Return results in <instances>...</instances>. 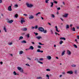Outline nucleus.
<instances>
[{
	"instance_id": "nucleus-1",
	"label": "nucleus",
	"mask_w": 79,
	"mask_h": 79,
	"mask_svg": "<svg viewBox=\"0 0 79 79\" xmlns=\"http://www.w3.org/2000/svg\"><path fill=\"white\" fill-rule=\"evenodd\" d=\"M26 5H27V7H28V8H32L33 6V5L31 4H29L28 2L26 3Z\"/></svg>"
},
{
	"instance_id": "nucleus-2",
	"label": "nucleus",
	"mask_w": 79,
	"mask_h": 79,
	"mask_svg": "<svg viewBox=\"0 0 79 79\" xmlns=\"http://www.w3.org/2000/svg\"><path fill=\"white\" fill-rule=\"evenodd\" d=\"M38 30L40 32H44V28L42 27H39L38 29Z\"/></svg>"
},
{
	"instance_id": "nucleus-3",
	"label": "nucleus",
	"mask_w": 79,
	"mask_h": 79,
	"mask_svg": "<svg viewBox=\"0 0 79 79\" xmlns=\"http://www.w3.org/2000/svg\"><path fill=\"white\" fill-rule=\"evenodd\" d=\"M7 21L8 23H9L10 24H11V23H12L13 22V20H10L9 19H7Z\"/></svg>"
},
{
	"instance_id": "nucleus-4",
	"label": "nucleus",
	"mask_w": 79,
	"mask_h": 79,
	"mask_svg": "<svg viewBox=\"0 0 79 79\" xmlns=\"http://www.w3.org/2000/svg\"><path fill=\"white\" fill-rule=\"evenodd\" d=\"M67 74H73V72L72 70H71L67 72Z\"/></svg>"
},
{
	"instance_id": "nucleus-5",
	"label": "nucleus",
	"mask_w": 79,
	"mask_h": 79,
	"mask_svg": "<svg viewBox=\"0 0 79 79\" xmlns=\"http://www.w3.org/2000/svg\"><path fill=\"white\" fill-rule=\"evenodd\" d=\"M12 5L11 4L10 6H9L8 8V10L9 11H12V9H11V6Z\"/></svg>"
},
{
	"instance_id": "nucleus-6",
	"label": "nucleus",
	"mask_w": 79,
	"mask_h": 79,
	"mask_svg": "<svg viewBox=\"0 0 79 79\" xmlns=\"http://www.w3.org/2000/svg\"><path fill=\"white\" fill-rule=\"evenodd\" d=\"M34 16L32 15H30L29 17V19H34Z\"/></svg>"
},
{
	"instance_id": "nucleus-7",
	"label": "nucleus",
	"mask_w": 79,
	"mask_h": 79,
	"mask_svg": "<svg viewBox=\"0 0 79 79\" xmlns=\"http://www.w3.org/2000/svg\"><path fill=\"white\" fill-rule=\"evenodd\" d=\"M67 53L68 55H70L71 54V51H70L68 50L67 51Z\"/></svg>"
},
{
	"instance_id": "nucleus-8",
	"label": "nucleus",
	"mask_w": 79,
	"mask_h": 79,
	"mask_svg": "<svg viewBox=\"0 0 79 79\" xmlns=\"http://www.w3.org/2000/svg\"><path fill=\"white\" fill-rule=\"evenodd\" d=\"M27 30V29L26 28H23L21 29V31H26Z\"/></svg>"
},
{
	"instance_id": "nucleus-9",
	"label": "nucleus",
	"mask_w": 79,
	"mask_h": 79,
	"mask_svg": "<svg viewBox=\"0 0 79 79\" xmlns=\"http://www.w3.org/2000/svg\"><path fill=\"white\" fill-rule=\"evenodd\" d=\"M29 49L32 50H34V47L32 46H31L29 48Z\"/></svg>"
},
{
	"instance_id": "nucleus-10",
	"label": "nucleus",
	"mask_w": 79,
	"mask_h": 79,
	"mask_svg": "<svg viewBox=\"0 0 79 79\" xmlns=\"http://www.w3.org/2000/svg\"><path fill=\"white\" fill-rule=\"evenodd\" d=\"M36 38L37 39L40 40V39H42V37L40 36H36Z\"/></svg>"
},
{
	"instance_id": "nucleus-11",
	"label": "nucleus",
	"mask_w": 79,
	"mask_h": 79,
	"mask_svg": "<svg viewBox=\"0 0 79 79\" xmlns=\"http://www.w3.org/2000/svg\"><path fill=\"white\" fill-rule=\"evenodd\" d=\"M55 28H56V31L57 32H60V31L58 30V27H57V26H56Z\"/></svg>"
},
{
	"instance_id": "nucleus-12",
	"label": "nucleus",
	"mask_w": 79,
	"mask_h": 79,
	"mask_svg": "<svg viewBox=\"0 0 79 79\" xmlns=\"http://www.w3.org/2000/svg\"><path fill=\"white\" fill-rule=\"evenodd\" d=\"M47 58L48 60H51L52 59V57L50 56H47Z\"/></svg>"
},
{
	"instance_id": "nucleus-13",
	"label": "nucleus",
	"mask_w": 79,
	"mask_h": 79,
	"mask_svg": "<svg viewBox=\"0 0 79 79\" xmlns=\"http://www.w3.org/2000/svg\"><path fill=\"white\" fill-rule=\"evenodd\" d=\"M68 15H69V14H65L64 15V18H67V17H68Z\"/></svg>"
},
{
	"instance_id": "nucleus-14",
	"label": "nucleus",
	"mask_w": 79,
	"mask_h": 79,
	"mask_svg": "<svg viewBox=\"0 0 79 79\" xmlns=\"http://www.w3.org/2000/svg\"><path fill=\"white\" fill-rule=\"evenodd\" d=\"M21 23H22V24H23V23H25V22H26V21L25 20L23 19H21Z\"/></svg>"
},
{
	"instance_id": "nucleus-15",
	"label": "nucleus",
	"mask_w": 79,
	"mask_h": 79,
	"mask_svg": "<svg viewBox=\"0 0 79 79\" xmlns=\"http://www.w3.org/2000/svg\"><path fill=\"white\" fill-rule=\"evenodd\" d=\"M51 17L53 18H55V15H54L52 14L51 15Z\"/></svg>"
},
{
	"instance_id": "nucleus-16",
	"label": "nucleus",
	"mask_w": 79,
	"mask_h": 79,
	"mask_svg": "<svg viewBox=\"0 0 79 79\" xmlns=\"http://www.w3.org/2000/svg\"><path fill=\"white\" fill-rule=\"evenodd\" d=\"M21 42L23 44H26V43H27V42L25 40H23V41H21Z\"/></svg>"
},
{
	"instance_id": "nucleus-17",
	"label": "nucleus",
	"mask_w": 79,
	"mask_h": 79,
	"mask_svg": "<svg viewBox=\"0 0 79 79\" xmlns=\"http://www.w3.org/2000/svg\"><path fill=\"white\" fill-rule=\"evenodd\" d=\"M3 29L5 31V32H7V31H6V27H5V26H4V27Z\"/></svg>"
},
{
	"instance_id": "nucleus-18",
	"label": "nucleus",
	"mask_w": 79,
	"mask_h": 79,
	"mask_svg": "<svg viewBox=\"0 0 79 79\" xmlns=\"http://www.w3.org/2000/svg\"><path fill=\"white\" fill-rule=\"evenodd\" d=\"M50 3L51 4L50 5L51 7H53V3L52 2H51Z\"/></svg>"
},
{
	"instance_id": "nucleus-19",
	"label": "nucleus",
	"mask_w": 79,
	"mask_h": 79,
	"mask_svg": "<svg viewBox=\"0 0 79 79\" xmlns=\"http://www.w3.org/2000/svg\"><path fill=\"white\" fill-rule=\"evenodd\" d=\"M65 52V51H64L62 53L61 55L62 56H63L64 55V53Z\"/></svg>"
},
{
	"instance_id": "nucleus-20",
	"label": "nucleus",
	"mask_w": 79,
	"mask_h": 79,
	"mask_svg": "<svg viewBox=\"0 0 79 79\" xmlns=\"http://www.w3.org/2000/svg\"><path fill=\"white\" fill-rule=\"evenodd\" d=\"M60 39L64 40H66V38L64 37H61L60 38Z\"/></svg>"
},
{
	"instance_id": "nucleus-21",
	"label": "nucleus",
	"mask_w": 79,
	"mask_h": 79,
	"mask_svg": "<svg viewBox=\"0 0 79 79\" xmlns=\"http://www.w3.org/2000/svg\"><path fill=\"white\" fill-rule=\"evenodd\" d=\"M23 51H20L19 52V55H21L22 54H23Z\"/></svg>"
},
{
	"instance_id": "nucleus-22",
	"label": "nucleus",
	"mask_w": 79,
	"mask_h": 79,
	"mask_svg": "<svg viewBox=\"0 0 79 79\" xmlns=\"http://www.w3.org/2000/svg\"><path fill=\"white\" fill-rule=\"evenodd\" d=\"M20 73H24V71H23V69H21L20 70Z\"/></svg>"
},
{
	"instance_id": "nucleus-23",
	"label": "nucleus",
	"mask_w": 79,
	"mask_h": 79,
	"mask_svg": "<svg viewBox=\"0 0 79 79\" xmlns=\"http://www.w3.org/2000/svg\"><path fill=\"white\" fill-rule=\"evenodd\" d=\"M66 29H69V25H66Z\"/></svg>"
},
{
	"instance_id": "nucleus-24",
	"label": "nucleus",
	"mask_w": 79,
	"mask_h": 79,
	"mask_svg": "<svg viewBox=\"0 0 79 79\" xmlns=\"http://www.w3.org/2000/svg\"><path fill=\"white\" fill-rule=\"evenodd\" d=\"M13 74H14V75H15V76H16V75H18V74L16 73V72L15 71H14L13 73Z\"/></svg>"
},
{
	"instance_id": "nucleus-25",
	"label": "nucleus",
	"mask_w": 79,
	"mask_h": 79,
	"mask_svg": "<svg viewBox=\"0 0 79 79\" xmlns=\"http://www.w3.org/2000/svg\"><path fill=\"white\" fill-rule=\"evenodd\" d=\"M18 17V14H15V18H17Z\"/></svg>"
},
{
	"instance_id": "nucleus-26",
	"label": "nucleus",
	"mask_w": 79,
	"mask_h": 79,
	"mask_svg": "<svg viewBox=\"0 0 79 79\" xmlns=\"http://www.w3.org/2000/svg\"><path fill=\"white\" fill-rule=\"evenodd\" d=\"M17 69H18V70H19V71H20L22 69L21 68L19 67H17Z\"/></svg>"
},
{
	"instance_id": "nucleus-27",
	"label": "nucleus",
	"mask_w": 79,
	"mask_h": 79,
	"mask_svg": "<svg viewBox=\"0 0 79 79\" xmlns=\"http://www.w3.org/2000/svg\"><path fill=\"white\" fill-rule=\"evenodd\" d=\"M46 77H48V78H47V79H50L49 78V75H48L47 74V75H46Z\"/></svg>"
},
{
	"instance_id": "nucleus-28",
	"label": "nucleus",
	"mask_w": 79,
	"mask_h": 79,
	"mask_svg": "<svg viewBox=\"0 0 79 79\" xmlns=\"http://www.w3.org/2000/svg\"><path fill=\"white\" fill-rule=\"evenodd\" d=\"M23 39V36H20L19 37V40H20L21 39Z\"/></svg>"
},
{
	"instance_id": "nucleus-29",
	"label": "nucleus",
	"mask_w": 79,
	"mask_h": 79,
	"mask_svg": "<svg viewBox=\"0 0 79 79\" xmlns=\"http://www.w3.org/2000/svg\"><path fill=\"white\" fill-rule=\"evenodd\" d=\"M43 32V33H44L45 34H46L47 32V31L46 30H44V31Z\"/></svg>"
},
{
	"instance_id": "nucleus-30",
	"label": "nucleus",
	"mask_w": 79,
	"mask_h": 79,
	"mask_svg": "<svg viewBox=\"0 0 79 79\" xmlns=\"http://www.w3.org/2000/svg\"><path fill=\"white\" fill-rule=\"evenodd\" d=\"M53 3H56V4H57V3H58V2H57V1H54V0H53Z\"/></svg>"
},
{
	"instance_id": "nucleus-31",
	"label": "nucleus",
	"mask_w": 79,
	"mask_h": 79,
	"mask_svg": "<svg viewBox=\"0 0 79 79\" xmlns=\"http://www.w3.org/2000/svg\"><path fill=\"white\" fill-rule=\"evenodd\" d=\"M14 6L15 7H16V8H17V7H18V5L17 4H15L14 5Z\"/></svg>"
},
{
	"instance_id": "nucleus-32",
	"label": "nucleus",
	"mask_w": 79,
	"mask_h": 79,
	"mask_svg": "<svg viewBox=\"0 0 79 79\" xmlns=\"http://www.w3.org/2000/svg\"><path fill=\"white\" fill-rule=\"evenodd\" d=\"M41 13L40 12H39L35 14V16H38V15H39V14H40Z\"/></svg>"
},
{
	"instance_id": "nucleus-33",
	"label": "nucleus",
	"mask_w": 79,
	"mask_h": 79,
	"mask_svg": "<svg viewBox=\"0 0 79 79\" xmlns=\"http://www.w3.org/2000/svg\"><path fill=\"white\" fill-rule=\"evenodd\" d=\"M63 43V41H60V45H61Z\"/></svg>"
},
{
	"instance_id": "nucleus-34",
	"label": "nucleus",
	"mask_w": 79,
	"mask_h": 79,
	"mask_svg": "<svg viewBox=\"0 0 79 79\" xmlns=\"http://www.w3.org/2000/svg\"><path fill=\"white\" fill-rule=\"evenodd\" d=\"M37 79H42V77H37Z\"/></svg>"
},
{
	"instance_id": "nucleus-35",
	"label": "nucleus",
	"mask_w": 79,
	"mask_h": 79,
	"mask_svg": "<svg viewBox=\"0 0 79 79\" xmlns=\"http://www.w3.org/2000/svg\"><path fill=\"white\" fill-rule=\"evenodd\" d=\"M71 66H72V67H74V68H75V67L76 66V65L73 64L71 65Z\"/></svg>"
},
{
	"instance_id": "nucleus-36",
	"label": "nucleus",
	"mask_w": 79,
	"mask_h": 79,
	"mask_svg": "<svg viewBox=\"0 0 79 79\" xmlns=\"http://www.w3.org/2000/svg\"><path fill=\"white\" fill-rule=\"evenodd\" d=\"M38 63H40V64H43V62H40V61H38Z\"/></svg>"
},
{
	"instance_id": "nucleus-37",
	"label": "nucleus",
	"mask_w": 79,
	"mask_h": 79,
	"mask_svg": "<svg viewBox=\"0 0 79 79\" xmlns=\"http://www.w3.org/2000/svg\"><path fill=\"white\" fill-rule=\"evenodd\" d=\"M37 52H40V49H38L37 51Z\"/></svg>"
},
{
	"instance_id": "nucleus-38",
	"label": "nucleus",
	"mask_w": 79,
	"mask_h": 79,
	"mask_svg": "<svg viewBox=\"0 0 79 79\" xmlns=\"http://www.w3.org/2000/svg\"><path fill=\"white\" fill-rule=\"evenodd\" d=\"M39 45H44V44H42V43H39Z\"/></svg>"
},
{
	"instance_id": "nucleus-39",
	"label": "nucleus",
	"mask_w": 79,
	"mask_h": 79,
	"mask_svg": "<svg viewBox=\"0 0 79 79\" xmlns=\"http://www.w3.org/2000/svg\"><path fill=\"white\" fill-rule=\"evenodd\" d=\"M49 0H45V3H48V1H49Z\"/></svg>"
},
{
	"instance_id": "nucleus-40",
	"label": "nucleus",
	"mask_w": 79,
	"mask_h": 79,
	"mask_svg": "<svg viewBox=\"0 0 79 79\" xmlns=\"http://www.w3.org/2000/svg\"><path fill=\"white\" fill-rule=\"evenodd\" d=\"M34 27L35 29H37V28L38 27V26L37 25H36Z\"/></svg>"
},
{
	"instance_id": "nucleus-41",
	"label": "nucleus",
	"mask_w": 79,
	"mask_h": 79,
	"mask_svg": "<svg viewBox=\"0 0 79 79\" xmlns=\"http://www.w3.org/2000/svg\"><path fill=\"white\" fill-rule=\"evenodd\" d=\"M25 65H26V66H29L30 67V66H30V65H29V64H25Z\"/></svg>"
},
{
	"instance_id": "nucleus-42",
	"label": "nucleus",
	"mask_w": 79,
	"mask_h": 79,
	"mask_svg": "<svg viewBox=\"0 0 79 79\" xmlns=\"http://www.w3.org/2000/svg\"><path fill=\"white\" fill-rule=\"evenodd\" d=\"M73 46H74L75 48H77V46L76 44H74Z\"/></svg>"
},
{
	"instance_id": "nucleus-43",
	"label": "nucleus",
	"mask_w": 79,
	"mask_h": 79,
	"mask_svg": "<svg viewBox=\"0 0 79 79\" xmlns=\"http://www.w3.org/2000/svg\"><path fill=\"white\" fill-rule=\"evenodd\" d=\"M72 31H75L76 30H75V28H74V27H73V29H72Z\"/></svg>"
},
{
	"instance_id": "nucleus-44",
	"label": "nucleus",
	"mask_w": 79,
	"mask_h": 79,
	"mask_svg": "<svg viewBox=\"0 0 79 79\" xmlns=\"http://www.w3.org/2000/svg\"><path fill=\"white\" fill-rule=\"evenodd\" d=\"M39 60H40V61H43V60H44V59L43 58L40 59H39Z\"/></svg>"
},
{
	"instance_id": "nucleus-45",
	"label": "nucleus",
	"mask_w": 79,
	"mask_h": 79,
	"mask_svg": "<svg viewBox=\"0 0 79 79\" xmlns=\"http://www.w3.org/2000/svg\"><path fill=\"white\" fill-rule=\"evenodd\" d=\"M47 71H50V69H46Z\"/></svg>"
},
{
	"instance_id": "nucleus-46",
	"label": "nucleus",
	"mask_w": 79,
	"mask_h": 79,
	"mask_svg": "<svg viewBox=\"0 0 79 79\" xmlns=\"http://www.w3.org/2000/svg\"><path fill=\"white\" fill-rule=\"evenodd\" d=\"M38 48H41V46H38Z\"/></svg>"
},
{
	"instance_id": "nucleus-47",
	"label": "nucleus",
	"mask_w": 79,
	"mask_h": 79,
	"mask_svg": "<svg viewBox=\"0 0 79 79\" xmlns=\"http://www.w3.org/2000/svg\"><path fill=\"white\" fill-rule=\"evenodd\" d=\"M51 32L52 34H53V31H52V30H51Z\"/></svg>"
},
{
	"instance_id": "nucleus-48",
	"label": "nucleus",
	"mask_w": 79,
	"mask_h": 79,
	"mask_svg": "<svg viewBox=\"0 0 79 79\" xmlns=\"http://www.w3.org/2000/svg\"><path fill=\"white\" fill-rule=\"evenodd\" d=\"M23 15L24 16H27V15L26 14H24Z\"/></svg>"
},
{
	"instance_id": "nucleus-49",
	"label": "nucleus",
	"mask_w": 79,
	"mask_h": 79,
	"mask_svg": "<svg viewBox=\"0 0 79 79\" xmlns=\"http://www.w3.org/2000/svg\"><path fill=\"white\" fill-rule=\"evenodd\" d=\"M27 36L28 37V38H29V34H27Z\"/></svg>"
},
{
	"instance_id": "nucleus-50",
	"label": "nucleus",
	"mask_w": 79,
	"mask_h": 79,
	"mask_svg": "<svg viewBox=\"0 0 79 79\" xmlns=\"http://www.w3.org/2000/svg\"><path fill=\"white\" fill-rule=\"evenodd\" d=\"M27 59H28L29 60H31V59L29 57H27Z\"/></svg>"
},
{
	"instance_id": "nucleus-51",
	"label": "nucleus",
	"mask_w": 79,
	"mask_h": 79,
	"mask_svg": "<svg viewBox=\"0 0 79 79\" xmlns=\"http://www.w3.org/2000/svg\"><path fill=\"white\" fill-rule=\"evenodd\" d=\"M57 9L58 10H60V7H57Z\"/></svg>"
},
{
	"instance_id": "nucleus-52",
	"label": "nucleus",
	"mask_w": 79,
	"mask_h": 79,
	"mask_svg": "<svg viewBox=\"0 0 79 79\" xmlns=\"http://www.w3.org/2000/svg\"><path fill=\"white\" fill-rule=\"evenodd\" d=\"M35 60H37V61L38 62V61H39V59L38 58H35Z\"/></svg>"
},
{
	"instance_id": "nucleus-53",
	"label": "nucleus",
	"mask_w": 79,
	"mask_h": 79,
	"mask_svg": "<svg viewBox=\"0 0 79 79\" xmlns=\"http://www.w3.org/2000/svg\"><path fill=\"white\" fill-rule=\"evenodd\" d=\"M39 35V34L37 33H35V35Z\"/></svg>"
},
{
	"instance_id": "nucleus-54",
	"label": "nucleus",
	"mask_w": 79,
	"mask_h": 79,
	"mask_svg": "<svg viewBox=\"0 0 79 79\" xmlns=\"http://www.w3.org/2000/svg\"><path fill=\"white\" fill-rule=\"evenodd\" d=\"M31 43L32 44H33V45H34L35 44V43H34V42H31Z\"/></svg>"
},
{
	"instance_id": "nucleus-55",
	"label": "nucleus",
	"mask_w": 79,
	"mask_h": 79,
	"mask_svg": "<svg viewBox=\"0 0 79 79\" xmlns=\"http://www.w3.org/2000/svg\"><path fill=\"white\" fill-rule=\"evenodd\" d=\"M35 27H33V26L31 27V29H34Z\"/></svg>"
},
{
	"instance_id": "nucleus-56",
	"label": "nucleus",
	"mask_w": 79,
	"mask_h": 79,
	"mask_svg": "<svg viewBox=\"0 0 79 79\" xmlns=\"http://www.w3.org/2000/svg\"><path fill=\"white\" fill-rule=\"evenodd\" d=\"M62 74H65V72H63L62 73Z\"/></svg>"
},
{
	"instance_id": "nucleus-57",
	"label": "nucleus",
	"mask_w": 79,
	"mask_h": 79,
	"mask_svg": "<svg viewBox=\"0 0 79 79\" xmlns=\"http://www.w3.org/2000/svg\"><path fill=\"white\" fill-rule=\"evenodd\" d=\"M12 44H13V43H9L10 45H12Z\"/></svg>"
},
{
	"instance_id": "nucleus-58",
	"label": "nucleus",
	"mask_w": 79,
	"mask_h": 79,
	"mask_svg": "<svg viewBox=\"0 0 79 79\" xmlns=\"http://www.w3.org/2000/svg\"><path fill=\"white\" fill-rule=\"evenodd\" d=\"M77 39H75V42H76L77 43H78V42H77Z\"/></svg>"
},
{
	"instance_id": "nucleus-59",
	"label": "nucleus",
	"mask_w": 79,
	"mask_h": 79,
	"mask_svg": "<svg viewBox=\"0 0 79 79\" xmlns=\"http://www.w3.org/2000/svg\"><path fill=\"white\" fill-rule=\"evenodd\" d=\"M77 39H79V36H77Z\"/></svg>"
},
{
	"instance_id": "nucleus-60",
	"label": "nucleus",
	"mask_w": 79,
	"mask_h": 79,
	"mask_svg": "<svg viewBox=\"0 0 79 79\" xmlns=\"http://www.w3.org/2000/svg\"><path fill=\"white\" fill-rule=\"evenodd\" d=\"M75 74H77V71H75L74 72Z\"/></svg>"
},
{
	"instance_id": "nucleus-61",
	"label": "nucleus",
	"mask_w": 79,
	"mask_h": 79,
	"mask_svg": "<svg viewBox=\"0 0 79 79\" xmlns=\"http://www.w3.org/2000/svg\"><path fill=\"white\" fill-rule=\"evenodd\" d=\"M55 34H56V35H57V34H58V33H56V32H55Z\"/></svg>"
},
{
	"instance_id": "nucleus-62",
	"label": "nucleus",
	"mask_w": 79,
	"mask_h": 79,
	"mask_svg": "<svg viewBox=\"0 0 79 79\" xmlns=\"http://www.w3.org/2000/svg\"><path fill=\"white\" fill-rule=\"evenodd\" d=\"M0 64H3V62H0Z\"/></svg>"
},
{
	"instance_id": "nucleus-63",
	"label": "nucleus",
	"mask_w": 79,
	"mask_h": 79,
	"mask_svg": "<svg viewBox=\"0 0 79 79\" xmlns=\"http://www.w3.org/2000/svg\"><path fill=\"white\" fill-rule=\"evenodd\" d=\"M2 3V0H0V3Z\"/></svg>"
},
{
	"instance_id": "nucleus-64",
	"label": "nucleus",
	"mask_w": 79,
	"mask_h": 79,
	"mask_svg": "<svg viewBox=\"0 0 79 79\" xmlns=\"http://www.w3.org/2000/svg\"><path fill=\"white\" fill-rule=\"evenodd\" d=\"M40 52L41 53H43V52H44V51H40Z\"/></svg>"
}]
</instances>
